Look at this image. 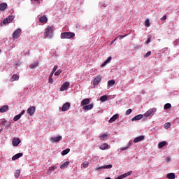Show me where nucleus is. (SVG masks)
<instances>
[{"mask_svg":"<svg viewBox=\"0 0 179 179\" xmlns=\"http://www.w3.org/2000/svg\"><path fill=\"white\" fill-rule=\"evenodd\" d=\"M45 38H51L54 36V27L48 26L43 33Z\"/></svg>","mask_w":179,"mask_h":179,"instance_id":"1","label":"nucleus"},{"mask_svg":"<svg viewBox=\"0 0 179 179\" xmlns=\"http://www.w3.org/2000/svg\"><path fill=\"white\" fill-rule=\"evenodd\" d=\"M75 33L73 32H63L61 34V38H73Z\"/></svg>","mask_w":179,"mask_h":179,"instance_id":"2","label":"nucleus"},{"mask_svg":"<svg viewBox=\"0 0 179 179\" xmlns=\"http://www.w3.org/2000/svg\"><path fill=\"white\" fill-rule=\"evenodd\" d=\"M13 19H15V16L14 15H9L7 18H5L3 21V23L4 24H8L9 23H12V22L13 21Z\"/></svg>","mask_w":179,"mask_h":179,"instance_id":"3","label":"nucleus"},{"mask_svg":"<svg viewBox=\"0 0 179 179\" xmlns=\"http://www.w3.org/2000/svg\"><path fill=\"white\" fill-rule=\"evenodd\" d=\"M27 113L28 115H30V117L34 115V113H36V106H30L29 108H28V109L27 110Z\"/></svg>","mask_w":179,"mask_h":179,"instance_id":"4","label":"nucleus"},{"mask_svg":"<svg viewBox=\"0 0 179 179\" xmlns=\"http://www.w3.org/2000/svg\"><path fill=\"white\" fill-rule=\"evenodd\" d=\"M60 141H62V137L61 136H59L57 137H51L50 138V142H51L52 143L60 142Z\"/></svg>","mask_w":179,"mask_h":179,"instance_id":"5","label":"nucleus"},{"mask_svg":"<svg viewBox=\"0 0 179 179\" xmlns=\"http://www.w3.org/2000/svg\"><path fill=\"white\" fill-rule=\"evenodd\" d=\"M22 142V141L20 140V138H13V141H12V145L13 146H19V144Z\"/></svg>","mask_w":179,"mask_h":179,"instance_id":"6","label":"nucleus"},{"mask_svg":"<svg viewBox=\"0 0 179 179\" xmlns=\"http://www.w3.org/2000/svg\"><path fill=\"white\" fill-rule=\"evenodd\" d=\"M69 82H65L60 88V92H65L67 89H69Z\"/></svg>","mask_w":179,"mask_h":179,"instance_id":"7","label":"nucleus"},{"mask_svg":"<svg viewBox=\"0 0 179 179\" xmlns=\"http://www.w3.org/2000/svg\"><path fill=\"white\" fill-rule=\"evenodd\" d=\"M20 33H22V29H20V28L17 29L13 34V38H17Z\"/></svg>","mask_w":179,"mask_h":179,"instance_id":"8","label":"nucleus"},{"mask_svg":"<svg viewBox=\"0 0 179 179\" xmlns=\"http://www.w3.org/2000/svg\"><path fill=\"white\" fill-rule=\"evenodd\" d=\"M24 113H26V110H24L21 111L20 114L15 115L13 117V121H19V120H20V118H22V115H23L24 114Z\"/></svg>","mask_w":179,"mask_h":179,"instance_id":"9","label":"nucleus"},{"mask_svg":"<svg viewBox=\"0 0 179 179\" xmlns=\"http://www.w3.org/2000/svg\"><path fill=\"white\" fill-rule=\"evenodd\" d=\"M69 108H71V103H69V102H66L62 108V111H68Z\"/></svg>","mask_w":179,"mask_h":179,"instance_id":"10","label":"nucleus"},{"mask_svg":"<svg viewBox=\"0 0 179 179\" xmlns=\"http://www.w3.org/2000/svg\"><path fill=\"white\" fill-rule=\"evenodd\" d=\"M48 22V18H47V16L42 15L39 17V22L43 23V24H45Z\"/></svg>","mask_w":179,"mask_h":179,"instance_id":"11","label":"nucleus"},{"mask_svg":"<svg viewBox=\"0 0 179 179\" xmlns=\"http://www.w3.org/2000/svg\"><path fill=\"white\" fill-rule=\"evenodd\" d=\"M100 82H101V76H97L93 81V85L94 86H96L97 85H99L100 83Z\"/></svg>","mask_w":179,"mask_h":179,"instance_id":"12","label":"nucleus"},{"mask_svg":"<svg viewBox=\"0 0 179 179\" xmlns=\"http://www.w3.org/2000/svg\"><path fill=\"white\" fill-rule=\"evenodd\" d=\"M131 174H132V171H130L127 173H125L118 176L117 178H116L115 179H123V178H125L128 177V176H131Z\"/></svg>","mask_w":179,"mask_h":179,"instance_id":"13","label":"nucleus"},{"mask_svg":"<svg viewBox=\"0 0 179 179\" xmlns=\"http://www.w3.org/2000/svg\"><path fill=\"white\" fill-rule=\"evenodd\" d=\"M90 103V99L89 98H86L84 99L82 101H81V104L80 106L82 107H85V106H87V104Z\"/></svg>","mask_w":179,"mask_h":179,"instance_id":"14","label":"nucleus"},{"mask_svg":"<svg viewBox=\"0 0 179 179\" xmlns=\"http://www.w3.org/2000/svg\"><path fill=\"white\" fill-rule=\"evenodd\" d=\"M94 104L91 103L89 105H85V106L83 107V110L85 111H89L90 110H93Z\"/></svg>","mask_w":179,"mask_h":179,"instance_id":"15","label":"nucleus"},{"mask_svg":"<svg viewBox=\"0 0 179 179\" xmlns=\"http://www.w3.org/2000/svg\"><path fill=\"white\" fill-rule=\"evenodd\" d=\"M145 140V136H140L136 137L134 140V143H138V142H142V141Z\"/></svg>","mask_w":179,"mask_h":179,"instance_id":"16","label":"nucleus"},{"mask_svg":"<svg viewBox=\"0 0 179 179\" xmlns=\"http://www.w3.org/2000/svg\"><path fill=\"white\" fill-rule=\"evenodd\" d=\"M9 110V106L8 105H4L0 108V113L3 114V113H6Z\"/></svg>","mask_w":179,"mask_h":179,"instance_id":"17","label":"nucleus"},{"mask_svg":"<svg viewBox=\"0 0 179 179\" xmlns=\"http://www.w3.org/2000/svg\"><path fill=\"white\" fill-rule=\"evenodd\" d=\"M111 59H113V57L111 56L108 57V59L101 65V67L103 68V66H106L107 64H110V62H111Z\"/></svg>","mask_w":179,"mask_h":179,"instance_id":"18","label":"nucleus"},{"mask_svg":"<svg viewBox=\"0 0 179 179\" xmlns=\"http://www.w3.org/2000/svg\"><path fill=\"white\" fill-rule=\"evenodd\" d=\"M103 169H113V165L109 164V165H104V166H102L96 167V170H101Z\"/></svg>","mask_w":179,"mask_h":179,"instance_id":"19","label":"nucleus"},{"mask_svg":"<svg viewBox=\"0 0 179 179\" xmlns=\"http://www.w3.org/2000/svg\"><path fill=\"white\" fill-rule=\"evenodd\" d=\"M143 118V115L140 114L134 116L132 119L131 121H139V120H142Z\"/></svg>","mask_w":179,"mask_h":179,"instance_id":"20","label":"nucleus"},{"mask_svg":"<svg viewBox=\"0 0 179 179\" xmlns=\"http://www.w3.org/2000/svg\"><path fill=\"white\" fill-rule=\"evenodd\" d=\"M118 117H120L119 114L114 115L112 117L110 118L108 122H110V124H112V122H114V121L118 119Z\"/></svg>","mask_w":179,"mask_h":179,"instance_id":"21","label":"nucleus"},{"mask_svg":"<svg viewBox=\"0 0 179 179\" xmlns=\"http://www.w3.org/2000/svg\"><path fill=\"white\" fill-rule=\"evenodd\" d=\"M22 156H23V153H22V152L17 153L15 155L13 156L12 160H13V161L17 160V159H20V157H22Z\"/></svg>","mask_w":179,"mask_h":179,"instance_id":"22","label":"nucleus"},{"mask_svg":"<svg viewBox=\"0 0 179 179\" xmlns=\"http://www.w3.org/2000/svg\"><path fill=\"white\" fill-rule=\"evenodd\" d=\"M115 85V80H110L108 81V88L110 89V87L114 86Z\"/></svg>","mask_w":179,"mask_h":179,"instance_id":"23","label":"nucleus"},{"mask_svg":"<svg viewBox=\"0 0 179 179\" xmlns=\"http://www.w3.org/2000/svg\"><path fill=\"white\" fill-rule=\"evenodd\" d=\"M69 166V162H66L60 166V169L61 170H64V169H66V167H68Z\"/></svg>","mask_w":179,"mask_h":179,"instance_id":"24","label":"nucleus"},{"mask_svg":"<svg viewBox=\"0 0 179 179\" xmlns=\"http://www.w3.org/2000/svg\"><path fill=\"white\" fill-rule=\"evenodd\" d=\"M8 8V4L6 3H1L0 4V10H5Z\"/></svg>","mask_w":179,"mask_h":179,"instance_id":"25","label":"nucleus"},{"mask_svg":"<svg viewBox=\"0 0 179 179\" xmlns=\"http://www.w3.org/2000/svg\"><path fill=\"white\" fill-rule=\"evenodd\" d=\"M152 114H153V109L150 108L144 114V115L145 117H150Z\"/></svg>","mask_w":179,"mask_h":179,"instance_id":"26","label":"nucleus"},{"mask_svg":"<svg viewBox=\"0 0 179 179\" xmlns=\"http://www.w3.org/2000/svg\"><path fill=\"white\" fill-rule=\"evenodd\" d=\"M167 145V142L166 141H162L158 144L159 149H162V148H164Z\"/></svg>","mask_w":179,"mask_h":179,"instance_id":"27","label":"nucleus"},{"mask_svg":"<svg viewBox=\"0 0 179 179\" xmlns=\"http://www.w3.org/2000/svg\"><path fill=\"white\" fill-rule=\"evenodd\" d=\"M107 148H108V144L107 143H103L99 146V149H101V150H106Z\"/></svg>","mask_w":179,"mask_h":179,"instance_id":"28","label":"nucleus"},{"mask_svg":"<svg viewBox=\"0 0 179 179\" xmlns=\"http://www.w3.org/2000/svg\"><path fill=\"white\" fill-rule=\"evenodd\" d=\"M107 136H108V134H100L99 139H100V141H104L106 139V138H107Z\"/></svg>","mask_w":179,"mask_h":179,"instance_id":"29","label":"nucleus"},{"mask_svg":"<svg viewBox=\"0 0 179 179\" xmlns=\"http://www.w3.org/2000/svg\"><path fill=\"white\" fill-rule=\"evenodd\" d=\"M69 152H71V149L67 148L66 150H64L62 152L61 155L62 156H66L68 155Z\"/></svg>","mask_w":179,"mask_h":179,"instance_id":"30","label":"nucleus"},{"mask_svg":"<svg viewBox=\"0 0 179 179\" xmlns=\"http://www.w3.org/2000/svg\"><path fill=\"white\" fill-rule=\"evenodd\" d=\"M108 99V96H107V95H103L100 97L99 100L100 101H102V103H104V101H107Z\"/></svg>","mask_w":179,"mask_h":179,"instance_id":"31","label":"nucleus"},{"mask_svg":"<svg viewBox=\"0 0 179 179\" xmlns=\"http://www.w3.org/2000/svg\"><path fill=\"white\" fill-rule=\"evenodd\" d=\"M167 178L169 179H174L176 178V174H174V173H168L166 175Z\"/></svg>","mask_w":179,"mask_h":179,"instance_id":"32","label":"nucleus"},{"mask_svg":"<svg viewBox=\"0 0 179 179\" xmlns=\"http://www.w3.org/2000/svg\"><path fill=\"white\" fill-rule=\"evenodd\" d=\"M12 82H14V80H19V75L17 74H14L13 76H12Z\"/></svg>","mask_w":179,"mask_h":179,"instance_id":"33","label":"nucleus"},{"mask_svg":"<svg viewBox=\"0 0 179 179\" xmlns=\"http://www.w3.org/2000/svg\"><path fill=\"white\" fill-rule=\"evenodd\" d=\"M14 176L15 177V178H19L20 176V170L17 169L15 171Z\"/></svg>","mask_w":179,"mask_h":179,"instance_id":"34","label":"nucleus"},{"mask_svg":"<svg viewBox=\"0 0 179 179\" xmlns=\"http://www.w3.org/2000/svg\"><path fill=\"white\" fill-rule=\"evenodd\" d=\"M83 169H87L89 167V162L85 161L82 164Z\"/></svg>","mask_w":179,"mask_h":179,"instance_id":"35","label":"nucleus"},{"mask_svg":"<svg viewBox=\"0 0 179 179\" xmlns=\"http://www.w3.org/2000/svg\"><path fill=\"white\" fill-rule=\"evenodd\" d=\"M164 110H169V108H171V103H167L164 106Z\"/></svg>","mask_w":179,"mask_h":179,"instance_id":"36","label":"nucleus"},{"mask_svg":"<svg viewBox=\"0 0 179 179\" xmlns=\"http://www.w3.org/2000/svg\"><path fill=\"white\" fill-rule=\"evenodd\" d=\"M37 65H38V62H34L33 64H31L30 66H29V68L31 69H34V68H36V66H37Z\"/></svg>","mask_w":179,"mask_h":179,"instance_id":"37","label":"nucleus"},{"mask_svg":"<svg viewBox=\"0 0 179 179\" xmlns=\"http://www.w3.org/2000/svg\"><path fill=\"white\" fill-rule=\"evenodd\" d=\"M145 27H150V22L149 21V19H147L145 20Z\"/></svg>","mask_w":179,"mask_h":179,"instance_id":"38","label":"nucleus"},{"mask_svg":"<svg viewBox=\"0 0 179 179\" xmlns=\"http://www.w3.org/2000/svg\"><path fill=\"white\" fill-rule=\"evenodd\" d=\"M165 129H169V128H170V127H171V124H170V122H166L164 124V125Z\"/></svg>","mask_w":179,"mask_h":179,"instance_id":"39","label":"nucleus"},{"mask_svg":"<svg viewBox=\"0 0 179 179\" xmlns=\"http://www.w3.org/2000/svg\"><path fill=\"white\" fill-rule=\"evenodd\" d=\"M61 73H62V70L59 69L55 72V76H59V75H61Z\"/></svg>","mask_w":179,"mask_h":179,"instance_id":"40","label":"nucleus"},{"mask_svg":"<svg viewBox=\"0 0 179 179\" xmlns=\"http://www.w3.org/2000/svg\"><path fill=\"white\" fill-rule=\"evenodd\" d=\"M128 36V34H126L125 35H120L117 37V38H119L120 40H122L124 37H127Z\"/></svg>","mask_w":179,"mask_h":179,"instance_id":"41","label":"nucleus"},{"mask_svg":"<svg viewBox=\"0 0 179 179\" xmlns=\"http://www.w3.org/2000/svg\"><path fill=\"white\" fill-rule=\"evenodd\" d=\"M152 55V52L149 51L145 55H144V58H148V57H150V55Z\"/></svg>","mask_w":179,"mask_h":179,"instance_id":"42","label":"nucleus"},{"mask_svg":"<svg viewBox=\"0 0 179 179\" xmlns=\"http://www.w3.org/2000/svg\"><path fill=\"white\" fill-rule=\"evenodd\" d=\"M152 40V36H148V39L145 42V44H149Z\"/></svg>","mask_w":179,"mask_h":179,"instance_id":"43","label":"nucleus"},{"mask_svg":"<svg viewBox=\"0 0 179 179\" xmlns=\"http://www.w3.org/2000/svg\"><path fill=\"white\" fill-rule=\"evenodd\" d=\"M131 113H132V109H128L126 111V115H129V114H131Z\"/></svg>","mask_w":179,"mask_h":179,"instance_id":"44","label":"nucleus"},{"mask_svg":"<svg viewBox=\"0 0 179 179\" xmlns=\"http://www.w3.org/2000/svg\"><path fill=\"white\" fill-rule=\"evenodd\" d=\"M48 82L50 85H52V83H54V81L52 80V77H49Z\"/></svg>","mask_w":179,"mask_h":179,"instance_id":"45","label":"nucleus"},{"mask_svg":"<svg viewBox=\"0 0 179 179\" xmlns=\"http://www.w3.org/2000/svg\"><path fill=\"white\" fill-rule=\"evenodd\" d=\"M166 51H169V48H164L161 50V52H166Z\"/></svg>","mask_w":179,"mask_h":179,"instance_id":"46","label":"nucleus"},{"mask_svg":"<svg viewBox=\"0 0 179 179\" xmlns=\"http://www.w3.org/2000/svg\"><path fill=\"white\" fill-rule=\"evenodd\" d=\"M55 169H57V166H51V167L49 169V171H52L53 170H55Z\"/></svg>","mask_w":179,"mask_h":179,"instance_id":"47","label":"nucleus"},{"mask_svg":"<svg viewBox=\"0 0 179 179\" xmlns=\"http://www.w3.org/2000/svg\"><path fill=\"white\" fill-rule=\"evenodd\" d=\"M127 149H129V148L127 145L126 147H123V148H120V150H122V152H124V150H127Z\"/></svg>","mask_w":179,"mask_h":179,"instance_id":"48","label":"nucleus"},{"mask_svg":"<svg viewBox=\"0 0 179 179\" xmlns=\"http://www.w3.org/2000/svg\"><path fill=\"white\" fill-rule=\"evenodd\" d=\"M39 0H31V3H32V5H35L36 3L35 2H38Z\"/></svg>","mask_w":179,"mask_h":179,"instance_id":"49","label":"nucleus"},{"mask_svg":"<svg viewBox=\"0 0 179 179\" xmlns=\"http://www.w3.org/2000/svg\"><path fill=\"white\" fill-rule=\"evenodd\" d=\"M57 69H58V66L57 65H55L54 67H53V69H52V71L53 72H55V71H57Z\"/></svg>","mask_w":179,"mask_h":179,"instance_id":"50","label":"nucleus"},{"mask_svg":"<svg viewBox=\"0 0 179 179\" xmlns=\"http://www.w3.org/2000/svg\"><path fill=\"white\" fill-rule=\"evenodd\" d=\"M132 142H133V141H130L128 143V144H127V146L129 148H131V146H132Z\"/></svg>","mask_w":179,"mask_h":179,"instance_id":"51","label":"nucleus"},{"mask_svg":"<svg viewBox=\"0 0 179 179\" xmlns=\"http://www.w3.org/2000/svg\"><path fill=\"white\" fill-rule=\"evenodd\" d=\"M166 19H167V16L164 15V16L161 18V20H166Z\"/></svg>","mask_w":179,"mask_h":179,"instance_id":"52","label":"nucleus"},{"mask_svg":"<svg viewBox=\"0 0 179 179\" xmlns=\"http://www.w3.org/2000/svg\"><path fill=\"white\" fill-rule=\"evenodd\" d=\"M171 160V158H170V157H166V162L169 163V162H170Z\"/></svg>","mask_w":179,"mask_h":179,"instance_id":"53","label":"nucleus"},{"mask_svg":"<svg viewBox=\"0 0 179 179\" xmlns=\"http://www.w3.org/2000/svg\"><path fill=\"white\" fill-rule=\"evenodd\" d=\"M3 121L2 122L3 125H6V120H5V119H3Z\"/></svg>","mask_w":179,"mask_h":179,"instance_id":"54","label":"nucleus"},{"mask_svg":"<svg viewBox=\"0 0 179 179\" xmlns=\"http://www.w3.org/2000/svg\"><path fill=\"white\" fill-rule=\"evenodd\" d=\"M6 127H7V128H10V123L6 124Z\"/></svg>","mask_w":179,"mask_h":179,"instance_id":"55","label":"nucleus"},{"mask_svg":"<svg viewBox=\"0 0 179 179\" xmlns=\"http://www.w3.org/2000/svg\"><path fill=\"white\" fill-rule=\"evenodd\" d=\"M117 38H115L113 41H112L111 44H114L115 43V41L117 40Z\"/></svg>","mask_w":179,"mask_h":179,"instance_id":"56","label":"nucleus"},{"mask_svg":"<svg viewBox=\"0 0 179 179\" xmlns=\"http://www.w3.org/2000/svg\"><path fill=\"white\" fill-rule=\"evenodd\" d=\"M52 75H54V73H55V71H53L52 70V71H51V73H50Z\"/></svg>","mask_w":179,"mask_h":179,"instance_id":"57","label":"nucleus"},{"mask_svg":"<svg viewBox=\"0 0 179 179\" xmlns=\"http://www.w3.org/2000/svg\"><path fill=\"white\" fill-rule=\"evenodd\" d=\"M53 75H54V74H51V73H50V76H49V78H52Z\"/></svg>","mask_w":179,"mask_h":179,"instance_id":"58","label":"nucleus"},{"mask_svg":"<svg viewBox=\"0 0 179 179\" xmlns=\"http://www.w3.org/2000/svg\"><path fill=\"white\" fill-rule=\"evenodd\" d=\"M103 8H106V5H104V4H103V6H102Z\"/></svg>","mask_w":179,"mask_h":179,"instance_id":"59","label":"nucleus"},{"mask_svg":"<svg viewBox=\"0 0 179 179\" xmlns=\"http://www.w3.org/2000/svg\"><path fill=\"white\" fill-rule=\"evenodd\" d=\"M175 43H178V41H175Z\"/></svg>","mask_w":179,"mask_h":179,"instance_id":"60","label":"nucleus"},{"mask_svg":"<svg viewBox=\"0 0 179 179\" xmlns=\"http://www.w3.org/2000/svg\"><path fill=\"white\" fill-rule=\"evenodd\" d=\"M0 52H1V50H0Z\"/></svg>","mask_w":179,"mask_h":179,"instance_id":"61","label":"nucleus"}]
</instances>
